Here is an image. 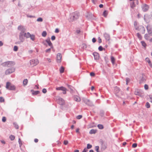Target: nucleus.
<instances>
[{
    "instance_id": "f3484780",
    "label": "nucleus",
    "mask_w": 152,
    "mask_h": 152,
    "mask_svg": "<svg viewBox=\"0 0 152 152\" xmlns=\"http://www.w3.org/2000/svg\"><path fill=\"white\" fill-rule=\"evenodd\" d=\"M61 58V54L60 53H58L57 55V62H60Z\"/></svg>"
},
{
    "instance_id": "473e14b6",
    "label": "nucleus",
    "mask_w": 152,
    "mask_h": 152,
    "mask_svg": "<svg viewBox=\"0 0 152 152\" xmlns=\"http://www.w3.org/2000/svg\"><path fill=\"white\" fill-rule=\"evenodd\" d=\"M30 37L31 40L32 41H34L35 39V36L33 34H31V36H30Z\"/></svg>"
},
{
    "instance_id": "e433bc0d",
    "label": "nucleus",
    "mask_w": 152,
    "mask_h": 152,
    "mask_svg": "<svg viewBox=\"0 0 152 152\" xmlns=\"http://www.w3.org/2000/svg\"><path fill=\"white\" fill-rule=\"evenodd\" d=\"M137 36L138 38L140 39L141 40L142 39V37L141 35L139 33H137Z\"/></svg>"
},
{
    "instance_id": "bb28decb",
    "label": "nucleus",
    "mask_w": 152,
    "mask_h": 152,
    "mask_svg": "<svg viewBox=\"0 0 152 152\" xmlns=\"http://www.w3.org/2000/svg\"><path fill=\"white\" fill-rule=\"evenodd\" d=\"M111 60L112 64H115V59L113 56H111Z\"/></svg>"
},
{
    "instance_id": "2f4dec72",
    "label": "nucleus",
    "mask_w": 152,
    "mask_h": 152,
    "mask_svg": "<svg viewBox=\"0 0 152 152\" xmlns=\"http://www.w3.org/2000/svg\"><path fill=\"white\" fill-rule=\"evenodd\" d=\"M64 67L63 66H61V68H60V73H63L64 72Z\"/></svg>"
},
{
    "instance_id": "ddd939ff",
    "label": "nucleus",
    "mask_w": 152,
    "mask_h": 152,
    "mask_svg": "<svg viewBox=\"0 0 152 152\" xmlns=\"http://www.w3.org/2000/svg\"><path fill=\"white\" fill-rule=\"evenodd\" d=\"M58 103L60 105H63L65 104V101L62 98H59L58 100Z\"/></svg>"
},
{
    "instance_id": "39448f33",
    "label": "nucleus",
    "mask_w": 152,
    "mask_h": 152,
    "mask_svg": "<svg viewBox=\"0 0 152 152\" xmlns=\"http://www.w3.org/2000/svg\"><path fill=\"white\" fill-rule=\"evenodd\" d=\"M15 69L14 67H10L7 69L5 71V74L6 75H8L13 73L15 72Z\"/></svg>"
},
{
    "instance_id": "f704fd0d",
    "label": "nucleus",
    "mask_w": 152,
    "mask_h": 152,
    "mask_svg": "<svg viewBox=\"0 0 152 152\" xmlns=\"http://www.w3.org/2000/svg\"><path fill=\"white\" fill-rule=\"evenodd\" d=\"M10 138L11 140H13L15 138V136L12 135H11L10 136Z\"/></svg>"
},
{
    "instance_id": "e2e57ef3",
    "label": "nucleus",
    "mask_w": 152,
    "mask_h": 152,
    "mask_svg": "<svg viewBox=\"0 0 152 152\" xmlns=\"http://www.w3.org/2000/svg\"><path fill=\"white\" fill-rule=\"evenodd\" d=\"M67 86H68V87L69 88H70V89L71 90V91H73V89L72 88V87L71 86H70L69 85H68Z\"/></svg>"
},
{
    "instance_id": "37998d69",
    "label": "nucleus",
    "mask_w": 152,
    "mask_h": 152,
    "mask_svg": "<svg viewBox=\"0 0 152 152\" xmlns=\"http://www.w3.org/2000/svg\"><path fill=\"white\" fill-rule=\"evenodd\" d=\"M126 84L127 85L128 83L129 82L130 79L129 78L126 77Z\"/></svg>"
},
{
    "instance_id": "09e8293b",
    "label": "nucleus",
    "mask_w": 152,
    "mask_h": 152,
    "mask_svg": "<svg viewBox=\"0 0 152 152\" xmlns=\"http://www.w3.org/2000/svg\"><path fill=\"white\" fill-rule=\"evenodd\" d=\"M18 142L19 144L20 147L21 146L22 144L20 138H19L18 139Z\"/></svg>"
},
{
    "instance_id": "412c9836",
    "label": "nucleus",
    "mask_w": 152,
    "mask_h": 152,
    "mask_svg": "<svg viewBox=\"0 0 152 152\" xmlns=\"http://www.w3.org/2000/svg\"><path fill=\"white\" fill-rule=\"evenodd\" d=\"M130 7L132 8H133L136 6V5L134 1H132V2L130 4Z\"/></svg>"
},
{
    "instance_id": "cd10ccee",
    "label": "nucleus",
    "mask_w": 152,
    "mask_h": 152,
    "mask_svg": "<svg viewBox=\"0 0 152 152\" xmlns=\"http://www.w3.org/2000/svg\"><path fill=\"white\" fill-rule=\"evenodd\" d=\"M25 37H26V38H28L30 37V36H31V34L28 32L27 33H25Z\"/></svg>"
},
{
    "instance_id": "5fc2aeb1",
    "label": "nucleus",
    "mask_w": 152,
    "mask_h": 152,
    "mask_svg": "<svg viewBox=\"0 0 152 152\" xmlns=\"http://www.w3.org/2000/svg\"><path fill=\"white\" fill-rule=\"evenodd\" d=\"M144 88L146 90H148V86L147 84H145L144 85Z\"/></svg>"
},
{
    "instance_id": "ea45409f",
    "label": "nucleus",
    "mask_w": 152,
    "mask_h": 152,
    "mask_svg": "<svg viewBox=\"0 0 152 152\" xmlns=\"http://www.w3.org/2000/svg\"><path fill=\"white\" fill-rule=\"evenodd\" d=\"M92 147V145L88 143V144H87V147H86V148L87 149H90Z\"/></svg>"
},
{
    "instance_id": "72a5a7b5",
    "label": "nucleus",
    "mask_w": 152,
    "mask_h": 152,
    "mask_svg": "<svg viewBox=\"0 0 152 152\" xmlns=\"http://www.w3.org/2000/svg\"><path fill=\"white\" fill-rule=\"evenodd\" d=\"M47 34V33L45 31H43L42 33V35L43 37H45Z\"/></svg>"
},
{
    "instance_id": "423d86ee",
    "label": "nucleus",
    "mask_w": 152,
    "mask_h": 152,
    "mask_svg": "<svg viewBox=\"0 0 152 152\" xmlns=\"http://www.w3.org/2000/svg\"><path fill=\"white\" fill-rule=\"evenodd\" d=\"M39 63V61L38 59H33L30 60V63L31 65L32 66H36Z\"/></svg>"
},
{
    "instance_id": "c9c22d12",
    "label": "nucleus",
    "mask_w": 152,
    "mask_h": 152,
    "mask_svg": "<svg viewBox=\"0 0 152 152\" xmlns=\"http://www.w3.org/2000/svg\"><path fill=\"white\" fill-rule=\"evenodd\" d=\"M107 11L106 10H104L103 13V15L105 17H106L107 16Z\"/></svg>"
},
{
    "instance_id": "6e6d98bb",
    "label": "nucleus",
    "mask_w": 152,
    "mask_h": 152,
    "mask_svg": "<svg viewBox=\"0 0 152 152\" xmlns=\"http://www.w3.org/2000/svg\"><path fill=\"white\" fill-rule=\"evenodd\" d=\"M82 117V116L81 115H79L77 117V118L78 119H81Z\"/></svg>"
},
{
    "instance_id": "b1692460",
    "label": "nucleus",
    "mask_w": 152,
    "mask_h": 152,
    "mask_svg": "<svg viewBox=\"0 0 152 152\" xmlns=\"http://www.w3.org/2000/svg\"><path fill=\"white\" fill-rule=\"evenodd\" d=\"M86 16L88 19H90L92 18L93 15L91 14H88L86 15Z\"/></svg>"
},
{
    "instance_id": "a878e982",
    "label": "nucleus",
    "mask_w": 152,
    "mask_h": 152,
    "mask_svg": "<svg viewBox=\"0 0 152 152\" xmlns=\"http://www.w3.org/2000/svg\"><path fill=\"white\" fill-rule=\"evenodd\" d=\"M28 82V80L27 79H24L23 81V83L24 86H26L27 85Z\"/></svg>"
},
{
    "instance_id": "de8ad7c7",
    "label": "nucleus",
    "mask_w": 152,
    "mask_h": 152,
    "mask_svg": "<svg viewBox=\"0 0 152 152\" xmlns=\"http://www.w3.org/2000/svg\"><path fill=\"white\" fill-rule=\"evenodd\" d=\"M144 38L147 39L148 40V37H149V36L148 35V34H145L144 35Z\"/></svg>"
},
{
    "instance_id": "49530a36",
    "label": "nucleus",
    "mask_w": 152,
    "mask_h": 152,
    "mask_svg": "<svg viewBox=\"0 0 152 152\" xmlns=\"http://www.w3.org/2000/svg\"><path fill=\"white\" fill-rule=\"evenodd\" d=\"M137 146V144L136 143H134L132 145V147L133 148H135Z\"/></svg>"
},
{
    "instance_id": "7ed1b4c3",
    "label": "nucleus",
    "mask_w": 152,
    "mask_h": 152,
    "mask_svg": "<svg viewBox=\"0 0 152 152\" xmlns=\"http://www.w3.org/2000/svg\"><path fill=\"white\" fill-rule=\"evenodd\" d=\"M15 63L13 61H7L4 62L1 64V65L3 66H7V67H13Z\"/></svg>"
},
{
    "instance_id": "2eb2a0df",
    "label": "nucleus",
    "mask_w": 152,
    "mask_h": 152,
    "mask_svg": "<svg viewBox=\"0 0 152 152\" xmlns=\"http://www.w3.org/2000/svg\"><path fill=\"white\" fill-rule=\"evenodd\" d=\"M45 41L47 43L48 45L52 49L53 48V44L50 41V39L49 38L46 40Z\"/></svg>"
},
{
    "instance_id": "c03bdc74",
    "label": "nucleus",
    "mask_w": 152,
    "mask_h": 152,
    "mask_svg": "<svg viewBox=\"0 0 152 152\" xmlns=\"http://www.w3.org/2000/svg\"><path fill=\"white\" fill-rule=\"evenodd\" d=\"M13 50L14 51H16L18 50V47L17 46H15L14 47Z\"/></svg>"
},
{
    "instance_id": "c756f323",
    "label": "nucleus",
    "mask_w": 152,
    "mask_h": 152,
    "mask_svg": "<svg viewBox=\"0 0 152 152\" xmlns=\"http://www.w3.org/2000/svg\"><path fill=\"white\" fill-rule=\"evenodd\" d=\"M14 126L15 128L16 129H18L19 128V126L18 124L16 122H14L13 123Z\"/></svg>"
},
{
    "instance_id": "9d476101",
    "label": "nucleus",
    "mask_w": 152,
    "mask_h": 152,
    "mask_svg": "<svg viewBox=\"0 0 152 152\" xmlns=\"http://www.w3.org/2000/svg\"><path fill=\"white\" fill-rule=\"evenodd\" d=\"M141 7L142 10L143 12H146L147 11L149 8L148 5L145 4H143Z\"/></svg>"
},
{
    "instance_id": "393cba45",
    "label": "nucleus",
    "mask_w": 152,
    "mask_h": 152,
    "mask_svg": "<svg viewBox=\"0 0 152 152\" xmlns=\"http://www.w3.org/2000/svg\"><path fill=\"white\" fill-rule=\"evenodd\" d=\"M101 148L102 150L103 151L104 150L107 148V145L106 144H105L104 145H101Z\"/></svg>"
},
{
    "instance_id": "dca6fc26",
    "label": "nucleus",
    "mask_w": 152,
    "mask_h": 152,
    "mask_svg": "<svg viewBox=\"0 0 152 152\" xmlns=\"http://www.w3.org/2000/svg\"><path fill=\"white\" fill-rule=\"evenodd\" d=\"M146 28H147V29L148 31V33L149 34V35H150V36H152V28H151V26L149 25H148L147 26Z\"/></svg>"
},
{
    "instance_id": "774afa93",
    "label": "nucleus",
    "mask_w": 152,
    "mask_h": 152,
    "mask_svg": "<svg viewBox=\"0 0 152 152\" xmlns=\"http://www.w3.org/2000/svg\"><path fill=\"white\" fill-rule=\"evenodd\" d=\"M149 97L150 99V102L152 103V96L149 95Z\"/></svg>"
},
{
    "instance_id": "1a4fd4ad",
    "label": "nucleus",
    "mask_w": 152,
    "mask_h": 152,
    "mask_svg": "<svg viewBox=\"0 0 152 152\" xmlns=\"http://www.w3.org/2000/svg\"><path fill=\"white\" fill-rule=\"evenodd\" d=\"M134 94L136 95H138L141 97L144 96L143 91L140 90H137L135 91Z\"/></svg>"
},
{
    "instance_id": "864d4df0",
    "label": "nucleus",
    "mask_w": 152,
    "mask_h": 152,
    "mask_svg": "<svg viewBox=\"0 0 152 152\" xmlns=\"http://www.w3.org/2000/svg\"><path fill=\"white\" fill-rule=\"evenodd\" d=\"M148 17L149 18L152 19V12L149 15H148Z\"/></svg>"
},
{
    "instance_id": "c85d7f7f",
    "label": "nucleus",
    "mask_w": 152,
    "mask_h": 152,
    "mask_svg": "<svg viewBox=\"0 0 152 152\" xmlns=\"http://www.w3.org/2000/svg\"><path fill=\"white\" fill-rule=\"evenodd\" d=\"M97 127L98 128L100 129H103L104 128L103 126L101 124H99L97 125Z\"/></svg>"
},
{
    "instance_id": "680f3d73",
    "label": "nucleus",
    "mask_w": 152,
    "mask_h": 152,
    "mask_svg": "<svg viewBox=\"0 0 152 152\" xmlns=\"http://www.w3.org/2000/svg\"><path fill=\"white\" fill-rule=\"evenodd\" d=\"M88 151V149L85 148L83 150L82 152H87Z\"/></svg>"
},
{
    "instance_id": "f8f14e48",
    "label": "nucleus",
    "mask_w": 152,
    "mask_h": 152,
    "mask_svg": "<svg viewBox=\"0 0 152 152\" xmlns=\"http://www.w3.org/2000/svg\"><path fill=\"white\" fill-rule=\"evenodd\" d=\"M135 29L137 30L138 31H140L141 30H142V31H141V33L142 34H144L145 31V28L144 27V26H139L138 27H136L135 28Z\"/></svg>"
},
{
    "instance_id": "69168bd1",
    "label": "nucleus",
    "mask_w": 152,
    "mask_h": 152,
    "mask_svg": "<svg viewBox=\"0 0 152 152\" xmlns=\"http://www.w3.org/2000/svg\"><path fill=\"white\" fill-rule=\"evenodd\" d=\"M100 142V144H101V145H103L105 144L104 143V141L102 140H101Z\"/></svg>"
},
{
    "instance_id": "338daca9",
    "label": "nucleus",
    "mask_w": 152,
    "mask_h": 152,
    "mask_svg": "<svg viewBox=\"0 0 152 152\" xmlns=\"http://www.w3.org/2000/svg\"><path fill=\"white\" fill-rule=\"evenodd\" d=\"M100 113L101 116L103 115L104 114V112L103 110L100 111Z\"/></svg>"
},
{
    "instance_id": "6ab92c4d",
    "label": "nucleus",
    "mask_w": 152,
    "mask_h": 152,
    "mask_svg": "<svg viewBox=\"0 0 152 152\" xmlns=\"http://www.w3.org/2000/svg\"><path fill=\"white\" fill-rule=\"evenodd\" d=\"M74 98V100L77 102H79L80 101V97L77 96H75Z\"/></svg>"
},
{
    "instance_id": "4d7b16f0",
    "label": "nucleus",
    "mask_w": 152,
    "mask_h": 152,
    "mask_svg": "<svg viewBox=\"0 0 152 152\" xmlns=\"http://www.w3.org/2000/svg\"><path fill=\"white\" fill-rule=\"evenodd\" d=\"M98 42L99 43H101L102 42V39L100 37H98Z\"/></svg>"
},
{
    "instance_id": "aec40b11",
    "label": "nucleus",
    "mask_w": 152,
    "mask_h": 152,
    "mask_svg": "<svg viewBox=\"0 0 152 152\" xmlns=\"http://www.w3.org/2000/svg\"><path fill=\"white\" fill-rule=\"evenodd\" d=\"M31 91L32 92V94L33 95H37L39 93V91H35L33 90H31Z\"/></svg>"
},
{
    "instance_id": "052dcab7",
    "label": "nucleus",
    "mask_w": 152,
    "mask_h": 152,
    "mask_svg": "<svg viewBox=\"0 0 152 152\" xmlns=\"http://www.w3.org/2000/svg\"><path fill=\"white\" fill-rule=\"evenodd\" d=\"M56 39V37L55 36H52L51 37V39L52 40H54Z\"/></svg>"
},
{
    "instance_id": "f257e3e1",
    "label": "nucleus",
    "mask_w": 152,
    "mask_h": 152,
    "mask_svg": "<svg viewBox=\"0 0 152 152\" xmlns=\"http://www.w3.org/2000/svg\"><path fill=\"white\" fill-rule=\"evenodd\" d=\"M79 16V13L77 12H75L71 15L69 19V21L72 22L77 20Z\"/></svg>"
},
{
    "instance_id": "8fccbe9b",
    "label": "nucleus",
    "mask_w": 152,
    "mask_h": 152,
    "mask_svg": "<svg viewBox=\"0 0 152 152\" xmlns=\"http://www.w3.org/2000/svg\"><path fill=\"white\" fill-rule=\"evenodd\" d=\"M145 60H146V61L147 62H148V63H150V62H151V61L150 60L149 58H148V57L146 58H145Z\"/></svg>"
},
{
    "instance_id": "603ef678",
    "label": "nucleus",
    "mask_w": 152,
    "mask_h": 152,
    "mask_svg": "<svg viewBox=\"0 0 152 152\" xmlns=\"http://www.w3.org/2000/svg\"><path fill=\"white\" fill-rule=\"evenodd\" d=\"M6 118L5 117H3L2 118V121L4 122L6 121Z\"/></svg>"
},
{
    "instance_id": "a19ab883",
    "label": "nucleus",
    "mask_w": 152,
    "mask_h": 152,
    "mask_svg": "<svg viewBox=\"0 0 152 152\" xmlns=\"http://www.w3.org/2000/svg\"><path fill=\"white\" fill-rule=\"evenodd\" d=\"M4 102V99L2 96L0 97V102L2 103Z\"/></svg>"
},
{
    "instance_id": "3c124183",
    "label": "nucleus",
    "mask_w": 152,
    "mask_h": 152,
    "mask_svg": "<svg viewBox=\"0 0 152 152\" xmlns=\"http://www.w3.org/2000/svg\"><path fill=\"white\" fill-rule=\"evenodd\" d=\"M51 48H49L48 49H47L46 50H45V51L46 52V53H50V51H51Z\"/></svg>"
},
{
    "instance_id": "7c9ffc66",
    "label": "nucleus",
    "mask_w": 152,
    "mask_h": 152,
    "mask_svg": "<svg viewBox=\"0 0 152 152\" xmlns=\"http://www.w3.org/2000/svg\"><path fill=\"white\" fill-rule=\"evenodd\" d=\"M141 43L142 44V45L144 48H146V43L144 41H141Z\"/></svg>"
},
{
    "instance_id": "5701e85b",
    "label": "nucleus",
    "mask_w": 152,
    "mask_h": 152,
    "mask_svg": "<svg viewBox=\"0 0 152 152\" xmlns=\"http://www.w3.org/2000/svg\"><path fill=\"white\" fill-rule=\"evenodd\" d=\"M18 29L19 30L21 31V32H22V31H23V32H24V28L23 26H19L18 27Z\"/></svg>"
},
{
    "instance_id": "4468645a",
    "label": "nucleus",
    "mask_w": 152,
    "mask_h": 152,
    "mask_svg": "<svg viewBox=\"0 0 152 152\" xmlns=\"http://www.w3.org/2000/svg\"><path fill=\"white\" fill-rule=\"evenodd\" d=\"M104 36L106 41H109L110 40V35L108 34L107 33H104Z\"/></svg>"
},
{
    "instance_id": "4c0bfd02",
    "label": "nucleus",
    "mask_w": 152,
    "mask_h": 152,
    "mask_svg": "<svg viewBox=\"0 0 152 152\" xmlns=\"http://www.w3.org/2000/svg\"><path fill=\"white\" fill-rule=\"evenodd\" d=\"M98 50L100 51H102L103 50H105V48H103L102 46H100L98 48Z\"/></svg>"
},
{
    "instance_id": "bf43d9fd",
    "label": "nucleus",
    "mask_w": 152,
    "mask_h": 152,
    "mask_svg": "<svg viewBox=\"0 0 152 152\" xmlns=\"http://www.w3.org/2000/svg\"><path fill=\"white\" fill-rule=\"evenodd\" d=\"M42 92L43 93L45 94L47 92V90L45 88H44L42 90Z\"/></svg>"
},
{
    "instance_id": "f03ea898",
    "label": "nucleus",
    "mask_w": 152,
    "mask_h": 152,
    "mask_svg": "<svg viewBox=\"0 0 152 152\" xmlns=\"http://www.w3.org/2000/svg\"><path fill=\"white\" fill-rule=\"evenodd\" d=\"M114 92L115 95L118 97H120L121 95H123L124 93L120 91V88L117 86L114 88Z\"/></svg>"
},
{
    "instance_id": "0eeeda50",
    "label": "nucleus",
    "mask_w": 152,
    "mask_h": 152,
    "mask_svg": "<svg viewBox=\"0 0 152 152\" xmlns=\"http://www.w3.org/2000/svg\"><path fill=\"white\" fill-rule=\"evenodd\" d=\"M19 37L20 41L23 42L24 40V37H25L24 32L22 31L19 34Z\"/></svg>"
},
{
    "instance_id": "58836bf2",
    "label": "nucleus",
    "mask_w": 152,
    "mask_h": 152,
    "mask_svg": "<svg viewBox=\"0 0 152 152\" xmlns=\"http://www.w3.org/2000/svg\"><path fill=\"white\" fill-rule=\"evenodd\" d=\"M99 147L98 146H96L95 147V149L96 152H100L99 151Z\"/></svg>"
},
{
    "instance_id": "a211bd4d",
    "label": "nucleus",
    "mask_w": 152,
    "mask_h": 152,
    "mask_svg": "<svg viewBox=\"0 0 152 152\" xmlns=\"http://www.w3.org/2000/svg\"><path fill=\"white\" fill-rule=\"evenodd\" d=\"M93 55L95 60H98L99 59V55L98 53L95 52L93 53Z\"/></svg>"
},
{
    "instance_id": "4be33fe9",
    "label": "nucleus",
    "mask_w": 152,
    "mask_h": 152,
    "mask_svg": "<svg viewBox=\"0 0 152 152\" xmlns=\"http://www.w3.org/2000/svg\"><path fill=\"white\" fill-rule=\"evenodd\" d=\"M97 132V130L94 129H92L90 131L89 134H95Z\"/></svg>"
},
{
    "instance_id": "13d9d810",
    "label": "nucleus",
    "mask_w": 152,
    "mask_h": 152,
    "mask_svg": "<svg viewBox=\"0 0 152 152\" xmlns=\"http://www.w3.org/2000/svg\"><path fill=\"white\" fill-rule=\"evenodd\" d=\"M95 73L94 72H91L90 73V75L91 76L94 77V76H95Z\"/></svg>"
},
{
    "instance_id": "a18cd8bd",
    "label": "nucleus",
    "mask_w": 152,
    "mask_h": 152,
    "mask_svg": "<svg viewBox=\"0 0 152 152\" xmlns=\"http://www.w3.org/2000/svg\"><path fill=\"white\" fill-rule=\"evenodd\" d=\"M37 21L38 22H42L43 21V19L41 18H39L37 19Z\"/></svg>"
},
{
    "instance_id": "0e129e2a",
    "label": "nucleus",
    "mask_w": 152,
    "mask_h": 152,
    "mask_svg": "<svg viewBox=\"0 0 152 152\" xmlns=\"http://www.w3.org/2000/svg\"><path fill=\"white\" fill-rule=\"evenodd\" d=\"M27 16L28 18H31L34 17V16L29 15H27Z\"/></svg>"
},
{
    "instance_id": "20e7f679",
    "label": "nucleus",
    "mask_w": 152,
    "mask_h": 152,
    "mask_svg": "<svg viewBox=\"0 0 152 152\" xmlns=\"http://www.w3.org/2000/svg\"><path fill=\"white\" fill-rule=\"evenodd\" d=\"M6 88L7 89L11 90H15L16 88L15 86L11 84L10 82H7Z\"/></svg>"
},
{
    "instance_id": "6e6552de",
    "label": "nucleus",
    "mask_w": 152,
    "mask_h": 152,
    "mask_svg": "<svg viewBox=\"0 0 152 152\" xmlns=\"http://www.w3.org/2000/svg\"><path fill=\"white\" fill-rule=\"evenodd\" d=\"M83 102L89 106H94L92 102L89 100L85 99H83Z\"/></svg>"
},
{
    "instance_id": "9b49d317",
    "label": "nucleus",
    "mask_w": 152,
    "mask_h": 152,
    "mask_svg": "<svg viewBox=\"0 0 152 152\" xmlns=\"http://www.w3.org/2000/svg\"><path fill=\"white\" fill-rule=\"evenodd\" d=\"M56 89L57 90H61L63 91V93L64 94H66V89L63 86H61L57 87L56 88Z\"/></svg>"
},
{
    "instance_id": "79ce46f5",
    "label": "nucleus",
    "mask_w": 152,
    "mask_h": 152,
    "mask_svg": "<svg viewBox=\"0 0 152 152\" xmlns=\"http://www.w3.org/2000/svg\"><path fill=\"white\" fill-rule=\"evenodd\" d=\"M145 107L147 108H149L150 107V104L148 102H147L146 103Z\"/></svg>"
}]
</instances>
